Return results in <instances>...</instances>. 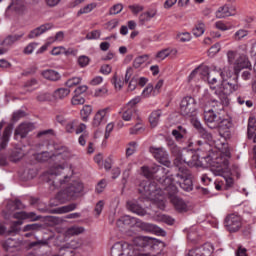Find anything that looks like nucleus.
I'll use <instances>...</instances> for the list:
<instances>
[{
    "mask_svg": "<svg viewBox=\"0 0 256 256\" xmlns=\"http://www.w3.org/2000/svg\"><path fill=\"white\" fill-rule=\"evenodd\" d=\"M84 231L85 228L83 227H71L67 230V235H81Z\"/></svg>",
    "mask_w": 256,
    "mask_h": 256,
    "instance_id": "obj_51",
    "label": "nucleus"
},
{
    "mask_svg": "<svg viewBox=\"0 0 256 256\" xmlns=\"http://www.w3.org/2000/svg\"><path fill=\"white\" fill-rule=\"evenodd\" d=\"M197 111V101L191 96L184 97L180 102V113L184 117H191Z\"/></svg>",
    "mask_w": 256,
    "mask_h": 256,
    "instance_id": "obj_10",
    "label": "nucleus"
},
{
    "mask_svg": "<svg viewBox=\"0 0 256 256\" xmlns=\"http://www.w3.org/2000/svg\"><path fill=\"white\" fill-rule=\"evenodd\" d=\"M147 61H149V54L138 56L133 61V68L139 69V67H141V65H143L144 63H147Z\"/></svg>",
    "mask_w": 256,
    "mask_h": 256,
    "instance_id": "obj_35",
    "label": "nucleus"
},
{
    "mask_svg": "<svg viewBox=\"0 0 256 256\" xmlns=\"http://www.w3.org/2000/svg\"><path fill=\"white\" fill-rule=\"evenodd\" d=\"M91 60L89 59V57L82 55L80 57H78V65L79 67H87V65H89V62Z\"/></svg>",
    "mask_w": 256,
    "mask_h": 256,
    "instance_id": "obj_56",
    "label": "nucleus"
},
{
    "mask_svg": "<svg viewBox=\"0 0 256 256\" xmlns=\"http://www.w3.org/2000/svg\"><path fill=\"white\" fill-rule=\"evenodd\" d=\"M243 225L241 216L237 214H229L225 219V227L230 233H237Z\"/></svg>",
    "mask_w": 256,
    "mask_h": 256,
    "instance_id": "obj_11",
    "label": "nucleus"
},
{
    "mask_svg": "<svg viewBox=\"0 0 256 256\" xmlns=\"http://www.w3.org/2000/svg\"><path fill=\"white\" fill-rule=\"evenodd\" d=\"M75 209H77V203H71L66 206L57 208L56 213H58L59 215L63 213H71V211H75Z\"/></svg>",
    "mask_w": 256,
    "mask_h": 256,
    "instance_id": "obj_37",
    "label": "nucleus"
},
{
    "mask_svg": "<svg viewBox=\"0 0 256 256\" xmlns=\"http://www.w3.org/2000/svg\"><path fill=\"white\" fill-rule=\"evenodd\" d=\"M71 90L69 88H58L53 92V98L55 101H63L66 97H69Z\"/></svg>",
    "mask_w": 256,
    "mask_h": 256,
    "instance_id": "obj_26",
    "label": "nucleus"
},
{
    "mask_svg": "<svg viewBox=\"0 0 256 256\" xmlns=\"http://www.w3.org/2000/svg\"><path fill=\"white\" fill-rule=\"evenodd\" d=\"M13 219H19L12 222L8 235L11 233H19L21 231V225H23V220L28 219L29 221H39V218L35 212L20 211L13 214Z\"/></svg>",
    "mask_w": 256,
    "mask_h": 256,
    "instance_id": "obj_6",
    "label": "nucleus"
},
{
    "mask_svg": "<svg viewBox=\"0 0 256 256\" xmlns=\"http://www.w3.org/2000/svg\"><path fill=\"white\" fill-rule=\"evenodd\" d=\"M137 151V142L132 141L128 143V147L126 148V157H131Z\"/></svg>",
    "mask_w": 256,
    "mask_h": 256,
    "instance_id": "obj_44",
    "label": "nucleus"
},
{
    "mask_svg": "<svg viewBox=\"0 0 256 256\" xmlns=\"http://www.w3.org/2000/svg\"><path fill=\"white\" fill-rule=\"evenodd\" d=\"M79 83H81V77H73V78H70L68 79L66 82H65V85L66 87H77V85H79Z\"/></svg>",
    "mask_w": 256,
    "mask_h": 256,
    "instance_id": "obj_47",
    "label": "nucleus"
},
{
    "mask_svg": "<svg viewBox=\"0 0 256 256\" xmlns=\"http://www.w3.org/2000/svg\"><path fill=\"white\" fill-rule=\"evenodd\" d=\"M251 67V62L249 57L245 54H240L239 57L234 62V73L239 75L243 69H249Z\"/></svg>",
    "mask_w": 256,
    "mask_h": 256,
    "instance_id": "obj_13",
    "label": "nucleus"
},
{
    "mask_svg": "<svg viewBox=\"0 0 256 256\" xmlns=\"http://www.w3.org/2000/svg\"><path fill=\"white\" fill-rule=\"evenodd\" d=\"M123 11V4H116L110 8L109 13L111 15H119Z\"/></svg>",
    "mask_w": 256,
    "mask_h": 256,
    "instance_id": "obj_54",
    "label": "nucleus"
},
{
    "mask_svg": "<svg viewBox=\"0 0 256 256\" xmlns=\"http://www.w3.org/2000/svg\"><path fill=\"white\" fill-rule=\"evenodd\" d=\"M141 227L143 231H146L147 233H160V235H163L165 233L163 229L154 224L142 223Z\"/></svg>",
    "mask_w": 256,
    "mask_h": 256,
    "instance_id": "obj_29",
    "label": "nucleus"
},
{
    "mask_svg": "<svg viewBox=\"0 0 256 256\" xmlns=\"http://www.w3.org/2000/svg\"><path fill=\"white\" fill-rule=\"evenodd\" d=\"M149 151L153 157L161 163V165H164L165 167H171V160H169V154L165 148H157L152 146L150 147Z\"/></svg>",
    "mask_w": 256,
    "mask_h": 256,
    "instance_id": "obj_12",
    "label": "nucleus"
},
{
    "mask_svg": "<svg viewBox=\"0 0 256 256\" xmlns=\"http://www.w3.org/2000/svg\"><path fill=\"white\" fill-rule=\"evenodd\" d=\"M248 36H249V30L239 29L234 33L233 39L234 41H243V39H245V37H248Z\"/></svg>",
    "mask_w": 256,
    "mask_h": 256,
    "instance_id": "obj_41",
    "label": "nucleus"
},
{
    "mask_svg": "<svg viewBox=\"0 0 256 256\" xmlns=\"http://www.w3.org/2000/svg\"><path fill=\"white\" fill-rule=\"evenodd\" d=\"M209 101L211 99H207V96H204L201 100L202 105H204V121L208 125L210 129H217V126L219 125V121L221 120V114H219L218 111L219 107H213L209 105Z\"/></svg>",
    "mask_w": 256,
    "mask_h": 256,
    "instance_id": "obj_5",
    "label": "nucleus"
},
{
    "mask_svg": "<svg viewBox=\"0 0 256 256\" xmlns=\"http://www.w3.org/2000/svg\"><path fill=\"white\" fill-rule=\"evenodd\" d=\"M99 37H101V31L99 30H93L86 35V39L88 40L99 39Z\"/></svg>",
    "mask_w": 256,
    "mask_h": 256,
    "instance_id": "obj_59",
    "label": "nucleus"
},
{
    "mask_svg": "<svg viewBox=\"0 0 256 256\" xmlns=\"http://www.w3.org/2000/svg\"><path fill=\"white\" fill-rule=\"evenodd\" d=\"M107 93H109V90L107 87L103 86L102 88L96 89L94 95L95 97H105Z\"/></svg>",
    "mask_w": 256,
    "mask_h": 256,
    "instance_id": "obj_57",
    "label": "nucleus"
},
{
    "mask_svg": "<svg viewBox=\"0 0 256 256\" xmlns=\"http://www.w3.org/2000/svg\"><path fill=\"white\" fill-rule=\"evenodd\" d=\"M194 37H201L205 33V23L198 22L195 27L192 29Z\"/></svg>",
    "mask_w": 256,
    "mask_h": 256,
    "instance_id": "obj_38",
    "label": "nucleus"
},
{
    "mask_svg": "<svg viewBox=\"0 0 256 256\" xmlns=\"http://www.w3.org/2000/svg\"><path fill=\"white\" fill-rule=\"evenodd\" d=\"M218 75L221 77L222 81L231 79V77H233V69L231 64L224 66L222 69L218 68Z\"/></svg>",
    "mask_w": 256,
    "mask_h": 256,
    "instance_id": "obj_28",
    "label": "nucleus"
},
{
    "mask_svg": "<svg viewBox=\"0 0 256 256\" xmlns=\"http://www.w3.org/2000/svg\"><path fill=\"white\" fill-rule=\"evenodd\" d=\"M217 75H219V68L217 66L213 67V70L208 74L207 81L211 87V89H215L213 85H217Z\"/></svg>",
    "mask_w": 256,
    "mask_h": 256,
    "instance_id": "obj_31",
    "label": "nucleus"
},
{
    "mask_svg": "<svg viewBox=\"0 0 256 256\" xmlns=\"http://www.w3.org/2000/svg\"><path fill=\"white\" fill-rule=\"evenodd\" d=\"M91 113H93V108L90 105H85L80 111L82 121H89Z\"/></svg>",
    "mask_w": 256,
    "mask_h": 256,
    "instance_id": "obj_39",
    "label": "nucleus"
},
{
    "mask_svg": "<svg viewBox=\"0 0 256 256\" xmlns=\"http://www.w3.org/2000/svg\"><path fill=\"white\" fill-rule=\"evenodd\" d=\"M38 161H54V165L48 171V175H50L51 179H54L51 185L54 186V189H59L62 185H65V180H61L57 177L61 173V171H65V169H69L68 161L71 159V150L69 148L62 146L56 149L55 154H51V152H42L37 156Z\"/></svg>",
    "mask_w": 256,
    "mask_h": 256,
    "instance_id": "obj_1",
    "label": "nucleus"
},
{
    "mask_svg": "<svg viewBox=\"0 0 256 256\" xmlns=\"http://www.w3.org/2000/svg\"><path fill=\"white\" fill-rule=\"evenodd\" d=\"M172 135L177 143H183V139L187 137V129L183 126H177L172 130Z\"/></svg>",
    "mask_w": 256,
    "mask_h": 256,
    "instance_id": "obj_25",
    "label": "nucleus"
},
{
    "mask_svg": "<svg viewBox=\"0 0 256 256\" xmlns=\"http://www.w3.org/2000/svg\"><path fill=\"white\" fill-rule=\"evenodd\" d=\"M140 187V193H142V195H145V197L152 199L153 201H161L159 197H161L163 191L160 188H157L155 182L145 180L142 181Z\"/></svg>",
    "mask_w": 256,
    "mask_h": 256,
    "instance_id": "obj_8",
    "label": "nucleus"
},
{
    "mask_svg": "<svg viewBox=\"0 0 256 256\" xmlns=\"http://www.w3.org/2000/svg\"><path fill=\"white\" fill-rule=\"evenodd\" d=\"M53 28V24H43L40 27L32 30L28 37L29 39H35V37H40V35H43V33H46V31H49V29Z\"/></svg>",
    "mask_w": 256,
    "mask_h": 256,
    "instance_id": "obj_22",
    "label": "nucleus"
},
{
    "mask_svg": "<svg viewBox=\"0 0 256 256\" xmlns=\"http://www.w3.org/2000/svg\"><path fill=\"white\" fill-rule=\"evenodd\" d=\"M161 110H155L150 114L149 122L152 127L159 125V119H161Z\"/></svg>",
    "mask_w": 256,
    "mask_h": 256,
    "instance_id": "obj_33",
    "label": "nucleus"
},
{
    "mask_svg": "<svg viewBox=\"0 0 256 256\" xmlns=\"http://www.w3.org/2000/svg\"><path fill=\"white\" fill-rule=\"evenodd\" d=\"M109 111H111V108L109 107L98 110L92 121L93 127H100V125H105V123H107V113H109Z\"/></svg>",
    "mask_w": 256,
    "mask_h": 256,
    "instance_id": "obj_15",
    "label": "nucleus"
},
{
    "mask_svg": "<svg viewBox=\"0 0 256 256\" xmlns=\"http://www.w3.org/2000/svg\"><path fill=\"white\" fill-rule=\"evenodd\" d=\"M52 55H61L62 53H65V55H69V51H65L64 47H55L52 51H51Z\"/></svg>",
    "mask_w": 256,
    "mask_h": 256,
    "instance_id": "obj_63",
    "label": "nucleus"
},
{
    "mask_svg": "<svg viewBox=\"0 0 256 256\" xmlns=\"http://www.w3.org/2000/svg\"><path fill=\"white\" fill-rule=\"evenodd\" d=\"M216 29H219V31H229L231 29V25L229 23H225L223 21H217L215 22Z\"/></svg>",
    "mask_w": 256,
    "mask_h": 256,
    "instance_id": "obj_50",
    "label": "nucleus"
},
{
    "mask_svg": "<svg viewBox=\"0 0 256 256\" xmlns=\"http://www.w3.org/2000/svg\"><path fill=\"white\" fill-rule=\"evenodd\" d=\"M218 152L211 156V172L216 177H223L226 185L225 189H231L235 181L231 177V169L229 168V159H231V151L227 150V145L225 143L219 144L217 142Z\"/></svg>",
    "mask_w": 256,
    "mask_h": 256,
    "instance_id": "obj_2",
    "label": "nucleus"
},
{
    "mask_svg": "<svg viewBox=\"0 0 256 256\" xmlns=\"http://www.w3.org/2000/svg\"><path fill=\"white\" fill-rule=\"evenodd\" d=\"M33 129H35V126L32 123H22L16 128L14 135H20L23 139L27 137V134L33 131Z\"/></svg>",
    "mask_w": 256,
    "mask_h": 256,
    "instance_id": "obj_20",
    "label": "nucleus"
},
{
    "mask_svg": "<svg viewBox=\"0 0 256 256\" xmlns=\"http://www.w3.org/2000/svg\"><path fill=\"white\" fill-rule=\"evenodd\" d=\"M78 121L77 120H72L68 122L65 126L66 133H73L75 131V125H77Z\"/></svg>",
    "mask_w": 256,
    "mask_h": 256,
    "instance_id": "obj_58",
    "label": "nucleus"
},
{
    "mask_svg": "<svg viewBox=\"0 0 256 256\" xmlns=\"http://www.w3.org/2000/svg\"><path fill=\"white\" fill-rule=\"evenodd\" d=\"M11 11H15L18 15L25 13V0H12L11 4L6 9V15Z\"/></svg>",
    "mask_w": 256,
    "mask_h": 256,
    "instance_id": "obj_17",
    "label": "nucleus"
},
{
    "mask_svg": "<svg viewBox=\"0 0 256 256\" xmlns=\"http://www.w3.org/2000/svg\"><path fill=\"white\" fill-rule=\"evenodd\" d=\"M71 105H85V98L83 96L75 94L71 99Z\"/></svg>",
    "mask_w": 256,
    "mask_h": 256,
    "instance_id": "obj_48",
    "label": "nucleus"
},
{
    "mask_svg": "<svg viewBox=\"0 0 256 256\" xmlns=\"http://www.w3.org/2000/svg\"><path fill=\"white\" fill-rule=\"evenodd\" d=\"M167 145L168 147H170V150L172 151L173 155H180L181 148L175 145V141H173L172 139H169L167 140Z\"/></svg>",
    "mask_w": 256,
    "mask_h": 256,
    "instance_id": "obj_43",
    "label": "nucleus"
},
{
    "mask_svg": "<svg viewBox=\"0 0 256 256\" xmlns=\"http://www.w3.org/2000/svg\"><path fill=\"white\" fill-rule=\"evenodd\" d=\"M231 127H233V123L231 122V120L223 119V118H220V120H218V125L216 129H218L219 135L220 137H222L223 140L214 141V145L216 149H217V143L219 144L224 143V145H226V151H229V145L227 144V139L231 137Z\"/></svg>",
    "mask_w": 256,
    "mask_h": 256,
    "instance_id": "obj_7",
    "label": "nucleus"
},
{
    "mask_svg": "<svg viewBox=\"0 0 256 256\" xmlns=\"http://www.w3.org/2000/svg\"><path fill=\"white\" fill-rule=\"evenodd\" d=\"M170 203L178 213H187L189 211L187 202L179 196H171Z\"/></svg>",
    "mask_w": 256,
    "mask_h": 256,
    "instance_id": "obj_16",
    "label": "nucleus"
},
{
    "mask_svg": "<svg viewBox=\"0 0 256 256\" xmlns=\"http://www.w3.org/2000/svg\"><path fill=\"white\" fill-rule=\"evenodd\" d=\"M237 79H239V75H236V77L230 81L229 79L222 80L221 89L215 92L219 100L212 98L208 101V105L211 107H219V110L227 107V105H229V95L235 93V91H239L240 86Z\"/></svg>",
    "mask_w": 256,
    "mask_h": 256,
    "instance_id": "obj_3",
    "label": "nucleus"
},
{
    "mask_svg": "<svg viewBox=\"0 0 256 256\" xmlns=\"http://www.w3.org/2000/svg\"><path fill=\"white\" fill-rule=\"evenodd\" d=\"M83 191V183L80 181H73L69 184V186L65 189L64 193L70 199H74V197H78L79 193Z\"/></svg>",
    "mask_w": 256,
    "mask_h": 256,
    "instance_id": "obj_14",
    "label": "nucleus"
},
{
    "mask_svg": "<svg viewBox=\"0 0 256 256\" xmlns=\"http://www.w3.org/2000/svg\"><path fill=\"white\" fill-rule=\"evenodd\" d=\"M25 205H23L20 200L11 201L6 206V212L3 211L5 219H9V215L13 213V211L24 209Z\"/></svg>",
    "mask_w": 256,
    "mask_h": 256,
    "instance_id": "obj_19",
    "label": "nucleus"
},
{
    "mask_svg": "<svg viewBox=\"0 0 256 256\" xmlns=\"http://www.w3.org/2000/svg\"><path fill=\"white\" fill-rule=\"evenodd\" d=\"M235 59H237V51L230 50L227 52V60L229 65H235Z\"/></svg>",
    "mask_w": 256,
    "mask_h": 256,
    "instance_id": "obj_53",
    "label": "nucleus"
},
{
    "mask_svg": "<svg viewBox=\"0 0 256 256\" xmlns=\"http://www.w3.org/2000/svg\"><path fill=\"white\" fill-rule=\"evenodd\" d=\"M68 245H69L70 249H79V247H82L83 241L79 240V239L71 240Z\"/></svg>",
    "mask_w": 256,
    "mask_h": 256,
    "instance_id": "obj_60",
    "label": "nucleus"
},
{
    "mask_svg": "<svg viewBox=\"0 0 256 256\" xmlns=\"http://www.w3.org/2000/svg\"><path fill=\"white\" fill-rule=\"evenodd\" d=\"M219 51H221V45L216 43L208 50V55L209 57H215Z\"/></svg>",
    "mask_w": 256,
    "mask_h": 256,
    "instance_id": "obj_52",
    "label": "nucleus"
},
{
    "mask_svg": "<svg viewBox=\"0 0 256 256\" xmlns=\"http://www.w3.org/2000/svg\"><path fill=\"white\" fill-rule=\"evenodd\" d=\"M127 209L140 217H145V215H147V211H145V209H143V207H141L135 200L127 202Z\"/></svg>",
    "mask_w": 256,
    "mask_h": 256,
    "instance_id": "obj_21",
    "label": "nucleus"
},
{
    "mask_svg": "<svg viewBox=\"0 0 256 256\" xmlns=\"http://www.w3.org/2000/svg\"><path fill=\"white\" fill-rule=\"evenodd\" d=\"M25 153L21 148H16L12 151L10 155V160L13 161V163H17V161H21L23 159Z\"/></svg>",
    "mask_w": 256,
    "mask_h": 256,
    "instance_id": "obj_34",
    "label": "nucleus"
},
{
    "mask_svg": "<svg viewBox=\"0 0 256 256\" xmlns=\"http://www.w3.org/2000/svg\"><path fill=\"white\" fill-rule=\"evenodd\" d=\"M162 183H179L183 191H191L193 189V174L187 168H179V172L175 176H162Z\"/></svg>",
    "mask_w": 256,
    "mask_h": 256,
    "instance_id": "obj_4",
    "label": "nucleus"
},
{
    "mask_svg": "<svg viewBox=\"0 0 256 256\" xmlns=\"http://www.w3.org/2000/svg\"><path fill=\"white\" fill-rule=\"evenodd\" d=\"M166 184H169L166 188L165 191L167 192L168 199L169 201L171 200V197H178L177 193H179V189H177V186L173 184L174 182H164Z\"/></svg>",
    "mask_w": 256,
    "mask_h": 256,
    "instance_id": "obj_32",
    "label": "nucleus"
},
{
    "mask_svg": "<svg viewBox=\"0 0 256 256\" xmlns=\"http://www.w3.org/2000/svg\"><path fill=\"white\" fill-rule=\"evenodd\" d=\"M188 256H204L203 249L196 248L189 251Z\"/></svg>",
    "mask_w": 256,
    "mask_h": 256,
    "instance_id": "obj_64",
    "label": "nucleus"
},
{
    "mask_svg": "<svg viewBox=\"0 0 256 256\" xmlns=\"http://www.w3.org/2000/svg\"><path fill=\"white\" fill-rule=\"evenodd\" d=\"M155 15H157V11L155 10L144 12L139 16V21L140 23H147V21L152 20Z\"/></svg>",
    "mask_w": 256,
    "mask_h": 256,
    "instance_id": "obj_36",
    "label": "nucleus"
},
{
    "mask_svg": "<svg viewBox=\"0 0 256 256\" xmlns=\"http://www.w3.org/2000/svg\"><path fill=\"white\" fill-rule=\"evenodd\" d=\"M111 256H135V245L117 242L111 248Z\"/></svg>",
    "mask_w": 256,
    "mask_h": 256,
    "instance_id": "obj_9",
    "label": "nucleus"
},
{
    "mask_svg": "<svg viewBox=\"0 0 256 256\" xmlns=\"http://www.w3.org/2000/svg\"><path fill=\"white\" fill-rule=\"evenodd\" d=\"M171 53H173V50H170V49L161 50L156 54V59H160V61H163V59H167V57H169Z\"/></svg>",
    "mask_w": 256,
    "mask_h": 256,
    "instance_id": "obj_45",
    "label": "nucleus"
},
{
    "mask_svg": "<svg viewBox=\"0 0 256 256\" xmlns=\"http://www.w3.org/2000/svg\"><path fill=\"white\" fill-rule=\"evenodd\" d=\"M41 76L47 81H59L61 79V74L53 69H46L41 72Z\"/></svg>",
    "mask_w": 256,
    "mask_h": 256,
    "instance_id": "obj_24",
    "label": "nucleus"
},
{
    "mask_svg": "<svg viewBox=\"0 0 256 256\" xmlns=\"http://www.w3.org/2000/svg\"><path fill=\"white\" fill-rule=\"evenodd\" d=\"M136 110L135 108H125L124 112L122 113L123 121H131L135 116Z\"/></svg>",
    "mask_w": 256,
    "mask_h": 256,
    "instance_id": "obj_40",
    "label": "nucleus"
},
{
    "mask_svg": "<svg viewBox=\"0 0 256 256\" xmlns=\"http://www.w3.org/2000/svg\"><path fill=\"white\" fill-rule=\"evenodd\" d=\"M142 174L144 175V177H146V179H151V177H153V173H165V175H167V173H169V171L165 168H163L162 166H157L156 167V171H151V169H149V167L147 166H143L141 168Z\"/></svg>",
    "mask_w": 256,
    "mask_h": 256,
    "instance_id": "obj_23",
    "label": "nucleus"
},
{
    "mask_svg": "<svg viewBox=\"0 0 256 256\" xmlns=\"http://www.w3.org/2000/svg\"><path fill=\"white\" fill-rule=\"evenodd\" d=\"M96 7H97V5H95V3L87 4L86 6H84L83 8H81L78 11V15H84L85 13H91Z\"/></svg>",
    "mask_w": 256,
    "mask_h": 256,
    "instance_id": "obj_46",
    "label": "nucleus"
},
{
    "mask_svg": "<svg viewBox=\"0 0 256 256\" xmlns=\"http://www.w3.org/2000/svg\"><path fill=\"white\" fill-rule=\"evenodd\" d=\"M200 249H202V255L204 256H211L213 251L215 250L211 243L204 244L203 247H201Z\"/></svg>",
    "mask_w": 256,
    "mask_h": 256,
    "instance_id": "obj_42",
    "label": "nucleus"
},
{
    "mask_svg": "<svg viewBox=\"0 0 256 256\" xmlns=\"http://www.w3.org/2000/svg\"><path fill=\"white\" fill-rule=\"evenodd\" d=\"M112 83H113L115 89L121 90L123 88V81H121V79H118L117 75L113 76Z\"/></svg>",
    "mask_w": 256,
    "mask_h": 256,
    "instance_id": "obj_62",
    "label": "nucleus"
},
{
    "mask_svg": "<svg viewBox=\"0 0 256 256\" xmlns=\"http://www.w3.org/2000/svg\"><path fill=\"white\" fill-rule=\"evenodd\" d=\"M235 15V7L224 5L218 8L215 12L217 19H225V17H233Z\"/></svg>",
    "mask_w": 256,
    "mask_h": 256,
    "instance_id": "obj_18",
    "label": "nucleus"
},
{
    "mask_svg": "<svg viewBox=\"0 0 256 256\" xmlns=\"http://www.w3.org/2000/svg\"><path fill=\"white\" fill-rule=\"evenodd\" d=\"M23 33L21 34H16L14 36H8L6 37L3 41H0V45H2V47H7V49H10L11 46L16 42L19 41V39H21L23 37Z\"/></svg>",
    "mask_w": 256,
    "mask_h": 256,
    "instance_id": "obj_27",
    "label": "nucleus"
},
{
    "mask_svg": "<svg viewBox=\"0 0 256 256\" xmlns=\"http://www.w3.org/2000/svg\"><path fill=\"white\" fill-rule=\"evenodd\" d=\"M183 163H187L189 165V162H187L186 160H183V158L178 154L176 159H174V165L175 167H178V173H179V169L181 168L187 169V167L183 166Z\"/></svg>",
    "mask_w": 256,
    "mask_h": 256,
    "instance_id": "obj_49",
    "label": "nucleus"
},
{
    "mask_svg": "<svg viewBox=\"0 0 256 256\" xmlns=\"http://www.w3.org/2000/svg\"><path fill=\"white\" fill-rule=\"evenodd\" d=\"M177 39L182 43H186L187 41H191V34L189 32H183L177 35Z\"/></svg>",
    "mask_w": 256,
    "mask_h": 256,
    "instance_id": "obj_55",
    "label": "nucleus"
},
{
    "mask_svg": "<svg viewBox=\"0 0 256 256\" xmlns=\"http://www.w3.org/2000/svg\"><path fill=\"white\" fill-rule=\"evenodd\" d=\"M23 117H25V111L23 110H18L16 112L13 113L12 115V121H19V119H23Z\"/></svg>",
    "mask_w": 256,
    "mask_h": 256,
    "instance_id": "obj_61",
    "label": "nucleus"
},
{
    "mask_svg": "<svg viewBox=\"0 0 256 256\" xmlns=\"http://www.w3.org/2000/svg\"><path fill=\"white\" fill-rule=\"evenodd\" d=\"M137 223V219L135 217H131L129 215L122 216L117 221V227H123V225L131 226Z\"/></svg>",
    "mask_w": 256,
    "mask_h": 256,
    "instance_id": "obj_30",
    "label": "nucleus"
}]
</instances>
